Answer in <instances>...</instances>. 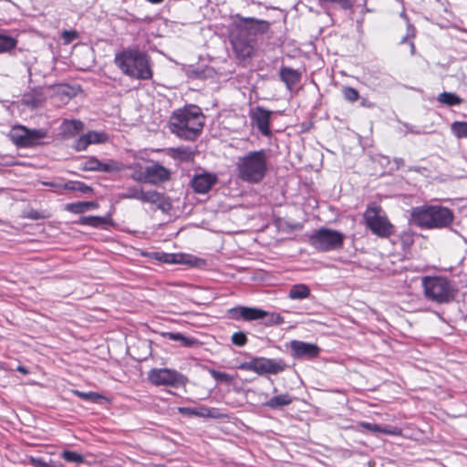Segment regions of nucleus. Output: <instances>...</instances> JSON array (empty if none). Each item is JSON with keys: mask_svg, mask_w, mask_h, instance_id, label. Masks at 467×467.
Wrapping results in <instances>:
<instances>
[{"mask_svg": "<svg viewBox=\"0 0 467 467\" xmlns=\"http://www.w3.org/2000/svg\"><path fill=\"white\" fill-rule=\"evenodd\" d=\"M205 117L201 109L192 105L175 110L170 118L171 133L185 140H195L202 133Z\"/></svg>", "mask_w": 467, "mask_h": 467, "instance_id": "nucleus-1", "label": "nucleus"}, {"mask_svg": "<svg viewBox=\"0 0 467 467\" xmlns=\"http://www.w3.org/2000/svg\"><path fill=\"white\" fill-rule=\"evenodd\" d=\"M269 170V152L261 149L250 150L237 158L236 175L239 180L250 184L263 182Z\"/></svg>", "mask_w": 467, "mask_h": 467, "instance_id": "nucleus-2", "label": "nucleus"}, {"mask_svg": "<svg viewBox=\"0 0 467 467\" xmlns=\"http://www.w3.org/2000/svg\"><path fill=\"white\" fill-rule=\"evenodd\" d=\"M410 217L420 228L442 229L452 223L454 214L451 209L441 205H424L412 208Z\"/></svg>", "mask_w": 467, "mask_h": 467, "instance_id": "nucleus-3", "label": "nucleus"}, {"mask_svg": "<svg viewBox=\"0 0 467 467\" xmlns=\"http://www.w3.org/2000/svg\"><path fill=\"white\" fill-rule=\"evenodd\" d=\"M115 63L127 76L148 80L152 78L150 57L137 48L125 49L115 57Z\"/></svg>", "mask_w": 467, "mask_h": 467, "instance_id": "nucleus-4", "label": "nucleus"}, {"mask_svg": "<svg viewBox=\"0 0 467 467\" xmlns=\"http://www.w3.org/2000/svg\"><path fill=\"white\" fill-rule=\"evenodd\" d=\"M422 286L426 298L438 304L452 301L457 292L451 282L442 276H424Z\"/></svg>", "mask_w": 467, "mask_h": 467, "instance_id": "nucleus-5", "label": "nucleus"}, {"mask_svg": "<svg viewBox=\"0 0 467 467\" xmlns=\"http://www.w3.org/2000/svg\"><path fill=\"white\" fill-rule=\"evenodd\" d=\"M363 218L367 228L378 237L389 238L394 234L395 227L380 206L375 204L368 205Z\"/></svg>", "mask_w": 467, "mask_h": 467, "instance_id": "nucleus-6", "label": "nucleus"}, {"mask_svg": "<svg viewBox=\"0 0 467 467\" xmlns=\"http://www.w3.org/2000/svg\"><path fill=\"white\" fill-rule=\"evenodd\" d=\"M119 199H133L142 202L156 204L157 208L166 212L171 208V202L164 194L155 191H144L140 186H128L124 191L119 193Z\"/></svg>", "mask_w": 467, "mask_h": 467, "instance_id": "nucleus-7", "label": "nucleus"}, {"mask_svg": "<svg viewBox=\"0 0 467 467\" xmlns=\"http://www.w3.org/2000/svg\"><path fill=\"white\" fill-rule=\"evenodd\" d=\"M8 136L18 148H34L43 144L42 140L47 136V131L44 129H28L16 125L10 130Z\"/></svg>", "mask_w": 467, "mask_h": 467, "instance_id": "nucleus-8", "label": "nucleus"}, {"mask_svg": "<svg viewBox=\"0 0 467 467\" xmlns=\"http://www.w3.org/2000/svg\"><path fill=\"white\" fill-rule=\"evenodd\" d=\"M344 234L329 228H320L309 236V244L319 252H328L342 248Z\"/></svg>", "mask_w": 467, "mask_h": 467, "instance_id": "nucleus-9", "label": "nucleus"}, {"mask_svg": "<svg viewBox=\"0 0 467 467\" xmlns=\"http://www.w3.org/2000/svg\"><path fill=\"white\" fill-rule=\"evenodd\" d=\"M283 359L266 358L263 357L253 358L251 360L243 362L238 366L241 370L252 371L258 375H276L286 368Z\"/></svg>", "mask_w": 467, "mask_h": 467, "instance_id": "nucleus-10", "label": "nucleus"}, {"mask_svg": "<svg viewBox=\"0 0 467 467\" xmlns=\"http://www.w3.org/2000/svg\"><path fill=\"white\" fill-rule=\"evenodd\" d=\"M148 379L155 386H168L172 388L183 387L188 382L186 376L175 369L167 368H151L148 372Z\"/></svg>", "mask_w": 467, "mask_h": 467, "instance_id": "nucleus-11", "label": "nucleus"}, {"mask_svg": "<svg viewBox=\"0 0 467 467\" xmlns=\"http://www.w3.org/2000/svg\"><path fill=\"white\" fill-rule=\"evenodd\" d=\"M272 115V110L266 109L261 106H256L251 109L249 112L252 125L256 127L261 134L265 137H270L272 135L270 128Z\"/></svg>", "mask_w": 467, "mask_h": 467, "instance_id": "nucleus-12", "label": "nucleus"}, {"mask_svg": "<svg viewBox=\"0 0 467 467\" xmlns=\"http://www.w3.org/2000/svg\"><path fill=\"white\" fill-rule=\"evenodd\" d=\"M124 165L114 160L102 162L96 157H89L80 164V170L85 171L119 172L124 170Z\"/></svg>", "mask_w": 467, "mask_h": 467, "instance_id": "nucleus-13", "label": "nucleus"}, {"mask_svg": "<svg viewBox=\"0 0 467 467\" xmlns=\"http://www.w3.org/2000/svg\"><path fill=\"white\" fill-rule=\"evenodd\" d=\"M228 317L235 321H255L265 318V310L258 307L237 306L232 307L227 312Z\"/></svg>", "mask_w": 467, "mask_h": 467, "instance_id": "nucleus-14", "label": "nucleus"}, {"mask_svg": "<svg viewBox=\"0 0 467 467\" xmlns=\"http://www.w3.org/2000/svg\"><path fill=\"white\" fill-rule=\"evenodd\" d=\"M290 348L292 356L296 358L314 359L321 352L317 345L301 340H292L290 342Z\"/></svg>", "mask_w": 467, "mask_h": 467, "instance_id": "nucleus-15", "label": "nucleus"}, {"mask_svg": "<svg viewBox=\"0 0 467 467\" xmlns=\"http://www.w3.org/2000/svg\"><path fill=\"white\" fill-rule=\"evenodd\" d=\"M231 42L238 58L244 60L253 55L254 50V40L252 37L244 36L243 32H238L236 36H233Z\"/></svg>", "mask_w": 467, "mask_h": 467, "instance_id": "nucleus-16", "label": "nucleus"}, {"mask_svg": "<svg viewBox=\"0 0 467 467\" xmlns=\"http://www.w3.org/2000/svg\"><path fill=\"white\" fill-rule=\"evenodd\" d=\"M238 26L239 32H243L244 36L251 37L267 32L270 24L265 20L247 17L242 18Z\"/></svg>", "mask_w": 467, "mask_h": 467, "instance_id": "nucleus-17", "label": "nucleus"}, {"mask_svg": "<svg viewBox=\"0 0 467 467\" xmlns=\"http://www.w3.org/2000/svg\"><path fill=\"white\" fill-rule=\"evenodd\" d=\"M217 182V176L213 173L203 172L195 174L192 181L191 186L196 193H207L212 187Z\"/></svg>", "mask_w": 467, "mask_h": 467, "instance_id": "nucleus-18", "label": "nucleus"}, {"mask_svg": "<svg viewBox=\"0 0 467 467\" xmlns=\"http://www.w3.org/2000/svg\"><path fill=\"white\" fill-rule=\"evenodd\" d=\"M108 136L105 132L88 131L80 136L74 144V149L78 151L85 150L90 144H99L107 141Z\"/></svg>", "mask_w": 467, "mask_h": 467, "instance_id": "nucleus-19", "label": "nucleus"}, {"mask_svg": "<svg viewBox=\"0 0 467 467\" xmlns=\"http://www.w3.org/2000/svg\"><path fill=\"white\" fill-rule=\"evenodd\" d=\"M179 413L190 417L215 418V409H209L204 406L200 407H180Z\"/></svg>", "mask_w": 467, "mask_h": 467, "instance_id": "nucleus-20", "label": "nucleus"}, {"mask_svg": "<svg viewBox=\"0 0 467 467\" xmlns=\"http://www.w3.org/2000/svg\"><path fill=\"white\" fill-rule=\"evenodd\" d=\"M147 174L148 182L152 183L167 181L171 176L170 171L160 164L147 166Z\"/></svg>", "mask_w": 467, "mask_h": 467, "instance_id": "nucleus-21", "label": "nucleus"}, {"mask_svg": "<svg viewBox=\"0 0 467 467\" xmlns=\"http://www.w3.org/2000/svg\"><path fill=\"white\" fill-rule=\"evenodd\" d=\"M279 75L288 89H292L301 79V73L299 71L287 67H281Z\"/></svg>", "mask_w": 467, "mask_h": 467, "instance_id": "nucleus-22", "label": "nucleus"}, {"mask_svg": "<svg viewBox=\"0 0 467 467\" xmlns=\"http://www.w3.org/2000/svg\"><path fill=\"white\" fill-rule=\"evenodd\" d=\"M293 402V398L287 393L280 394L272 397L266 402L264 403L265 407L272 410H280L285 406L290 405Z\"/></svg>", "mask_w": 467, "mask_h": 467, "instance_id": "nucleus-23", "label": "nucleus"}, {"mask_svg": "<svg viewBox=\"0 0 467 467\" xmlns=\"http://www.w3.org/2000/svg\"><path fill=\"white\" fill-rule=\"evenodd\" d=\"M171 156L181 161H190L193 160L195 151L189 146H180L171 148Z\"/></svg>", "mask_w": 467, "mask_h": 467, "instance_id": "nucleus-24", "label": "nucleus"}, {"mask_svg": "<svg viewBox=\"0 0 467 467\" xmlns=\"http://www.w3.org/2000/svg\"><path fill=\"white\" fill-rule=\"evenodd\" d=\"M61 129L66 136L73 137L84 129V124L78 119H66L63 121Z\"/></svg>", "mask_w": 467, "mask_h": 467, "instance_id": "nucleus-25", "label": "nucleus"}, {"mask_svg": "<svg viewBox=\"0 0 467 467\" xmlns=\"http://www.w3.org/2000/svg\"><path fill=\"white\" fill-rule=\"evenodd\" d=\"M310 289L305 284H296L291 286L288 297L293 300H302L309 297Z\"/></svg>", "mask_w": 467, "mask_h": 467, "instance_id": "nucleus-26", "label": "nucleus"}, {"mask_svg": "<svg viewBox=\"0 0 467 467\" xmlns=\"http://www.w3.org/2000/svg\"><path fill=\"white\" fill-rule=\"evenodd\" d=\"M97 207L98 204L94 202H78L67 204L66 209L73 213H83Z\"/></svg>", "mask_w": 467, "mask_h": 467, "instance_id": "nucleus-27", "label": "nucleus"}, {"mask_svg": "<svg viewBox=\"0 0 467 467\" xmlns=\"http://www.w3.org/2000/svg\"><path fill=\"white\" fill-rule=\"evenodd\" d=\"M109 218L100 216H83L79 219V223L82 225H88L96 228H103L109 224Z\"/></svg>", "mask_w": 467, "mask_h": 467, "instance_id": "nucleus-28", "label": "nucleus"}, {"mask_svg": "<svg viewBox=\"0 0 467 467\" xmlns=\"http://www.w3.org/2000/svg\"><path fill=\"white\" fill-rule=\"evenodd\" d=\"M437 100L441 104L449 107L458 106L462 103V99L460 98L457 94L447 91L439 94L437 97Z\"/></svg>", "mask_w": 467, "mask_h": 467, "instance_id": "nucleus-29", "label": "nucleus"}, {"mask_svg": "<svg viewBox=\"0 0 467 467\" xmlns=\"http://www.w3.org/2000/svg\"><path fill=\"white\" fill-rule=\"evenodd\" d=\"M128 168L133 170V172L130 174V178L132 180L138 182H148L147 167L144 171L141 170V167L139 164H133Z\"/></svg>", "mask_w": 467, "mask_h": 467, "instance_id": "nucleus-30", "label": "nucleus"}, {"mask_svg": "<svg viewBox=\"0 0 467 467\" xmlns=\"http://www.w3.org/2000/svg\"><path fill=\"white\" fill-rule=\"evenodd\" d=\"M265 318H263V324L266 327L278 326L285 322L284 317L275 312L265 311Z\"/></svg>", "mask_w": 467, "mask_h": 467, "instance_id": "nucleus-31", "label": "nucleus"}, {"mask_svg": "<svg viewBox=\"0 0 467 467\" xmlns=\"http://www.w3.org/2000/svg\"><path fill=\"white\" fill-rule=\"evenodd\" d=\"M17 45V40L12 36L0 34V53L9 52Z\"/></svg>", "mask_w": 467, "mask_h": 467, "instance_id": "nucleus-32", "label": "nucleus"}, {"mask_svg": "<svg viewBox=\"0 0 467 467\" xmlns=\"http://www.w3.org/2000/svg\"><path fill=\"white\" fill-rule=\"evenodd\" d=\"M65 188L82 193H89L92 192V188L82 182H68L65 184Z\"/></svg>", "mask_w": 467, "mask_h": 467, "instance_id": "nucleus-33", "label": "nucleus"}, {"mask_svg": "<svg viewBox=\"0 0 467 467\" xmlns=\"http://www.w3.org/2000/svg\"><path fill=\"white\" fill-rule=\"evenodd\" d=\"M209 371L213 379H215L217 382L230 385L234 380V377L226 372L218 371L215 369H210Z\"/></svg>", "mask_w": 467, "mask_h": 467, "instance_id": "nucleus-34", "label": "nucleus"}, {"mask_svg": "<svg viewBox=\"0 0 467 467\" xmlns=\"http://www.w3.org/2000/svg\"><path fill=\"white\" fill-rule=\"evenodd\" d=\"M451 131L457 138H467V121H454Z\"/></svg>", "mask_w": 467, "mask_h": 467, "instance_id": "nucleus-35", "label": "nucleus"}, {"mask_svg": "<svg viewBox=\"0 0 467 467\" xmlns=\"http://www.w3.org/2000/svg\"><path fill=\"white\" fill-rule=\"evenodd\" d=\"M61 457L67 462L82 463L84 456L77 451L65 450L61 452Z\"/></svg>", "mask_w": 467, "mask_h": 467, "instance_id": "nucleus-36", "label": "nucleus"}, {"mask_svg": "<svg viewBox=\"0 0 467 467\" xmlns=\"http://www.w3.org/2000/svg\"><path fill=\"white\" fill-rule=\"evenodd\" d=\"M342 94L344 99L350 103L356 102L359 98L358 91L351 87H344L342 88Z\"/></svg>", "mask_w": 467, "mask_h": 467, "instance_id": "nucleus-37", "label": "nucleus"}, {"mask_svg": "<svg viewBox=\"0 0 467 467\" xmlns=\"http://www.w3.org/2000/svg\"><path fill=\"white\" fill-rule=\"evenodd\" d=\"M248 338L244 332H234L231 337V342L236 347H244L247 344Z\"/></svg>", "mask_w": 467, "mask_h": 467, "instance_id": "nucleus-38", "label": "nucleus"}, {"mask_svg": "<svg viewBox=\"0 0 467 467\" xmlns=\"http://www.w3.org/2000/svg\"><path fill=\"white\" fill-rule=\"evenodd\" d=\"M75 394L85 400L93 401V402H98L102 398L99 393L92 392V391L82 392V391L76 390Z\"/></svg>", "mask_w": 467, "mask_h": 467, "instance_id": "nucleus-39", "label": "nucleus"}, {"mask_svg": "<svg viewBox=\"0 0 467 467\" xmlns=\"http://www.w3.org/2000/svg\"><path fill=\"white\" fill-rule=\"evenodd\" d=\"M320 5L325 3L335 4L340 6L344 10H348L352 7V4L350 0H318Z\"/></svg>", "mask_w": 467, "mask_h": 467, "instance_id": "nucleus-40", "label": "nucleus"}, {"mask_svg": "<svg viewBox=\"0 0 467 467\" xmlns=\"http://www.w3.org/2000/svg\"><path fill=\"white\" fill-rule=\"evenodd\" d=\"M29 463L34 467H50L51 463L45 462L42 458H36L31 456Z\"/></svg>", "mask_w": 467, "mask_h": 467, "instance_id": "nucleus-41", "label": "nucleus"}, {"mask_svg": "<svg viewBox=\"0 0 467 467\" xmlns=\"http://www.w3.org/2000/svg\"><path fill=\"white\" fill-rule=\"evenodd\" d=\"M415 36V27L410 23L407 24V34L401 38L400 44H404L410 38H413Z\"/></svg>", "mask_w": 467, "mask_h": 467, "instance_id": "nucleus-42", "label": "nucleus"}, {"mask_svg": "<svg viewBox=\"0 0 467 467\" xmlns=\"http://www.w3.org/2000/svg\"><path fill=\"white\" fill-rule=\"evenodd\" d=\"M360 426L364 428L365 430H368L371 432H379L381 431L380 426L375 423H369V422H361Z\"/></svg>", "mask_w": 467, "mask_h": 467, "instance_id": "nucleus-43", "label": "nucleus"}, {"mask_svg": "<svg viewBox=\"0 0 467 467\" xmlns=\"http://www.w3.org/2000/svg\"><path fill=\"white\" fill-rule=\"evenodd\" d=\"M181 345L183 347H192L198 344V340L194 337H187L182 336V339L180 340Z\"/></svg>", "mask_w": 467, "mask_h": 467, "instance_id": "nucleus-44", "label": "nucleus"}, {"mask_svg": "<svg viewBox=\"0 0 467 467\" xmlns=\"http://www.w3.org/2000/svg\"><path fill=\"white\" fill-rule=\"evenodd\" d=\"M62 36L67 42H70L77 37V32L65 30Z\"/></svg>", "mask_w": 467, "mask_h": 467, "instance_id": "nucleus-45", "label": "nucleus"}, {"mask_svg": "<svg viewBox=\"0 0 467 467\" xmlns=\"http://www.w3.org/2000/svg\"><path fill=\"white\" fill-rule=\"evenodd\" d=\"M182 333H168L169 339L180 341L182 339Z\"/></svg>", "mask_w": 467, "mask_h": 467, "instance_id": "nucleus-46", "label": "nucleus"}, {"mask_svg": "<svg viewBox=\"0 0 467 467\" xmlns=\"http://www.w3.org/2000/svg\"><path fill=\"white\" fill-rule=\"evenodd\" d=\"M165 262L167 263H177L178 261L175 260L176 255L175 254H165Z\"/></svg>", "mask_w": 467, "mask_h": 467, "instance_id": "nucleus-47", "label": "nucleus"}, {"mask_svg": "<svg viewBox=\"0 0 467 467\" xmlns=\"http://www.w3.org/2000/svg\"><path fill=\"white\" fill-rule=\"evenodd\" d=\"M394 163L397 165V168H400L401 166H403L404 164V160L401 159V158H395L394 159Z\"/></svg>", "mask_w": 467, "mask_h": 467, "instance_id": "nucleus-48", "label": "nucleus"}, {"mask_svg": "<svg viewBox=\"0 0 467 467\" xmlns=\"http://www.w3.org/2000/svg\"><path fill=\"white\" fill-rule=\"evenodd\" d=\"M17 370L20 371L23 374H28V369L26 367L19 366L17 368Z\"/></svg>", "mask_w": 467, "mask_h": 467, "instance_id": "nucleus-49", "label": "nucleus"}, {"mask_svg": "<svg viewBox=\"0 0 467 467\" xmlns=\"http://www.w3.org/2000/svg\"><path fill=\"white\" fill-rule=\"evenodd\" d=\"M410 53H411V55H413L415 52V45L412 41L410 42Z\"/></svg>", "mask_w": 467, "mask_h": 467, "instance_id": "nucleus-50", "label": "nucleus"}, {"mask_svg": "<svg viewBox=\"0 0 467 467\" xmlns=\"http://www.w3.org/2000/svg\"><path fill=\"white\" fill-rule=\"evenodd\" d=\"M50 467H65L63 464H51Z\"/></svg>", "mask_w": 467, "mask_h": 467, "instance_id": "nucleus-51", "label": "nucleus"}, {"mask_svg": "<svg viewBox=\"0 0 467 467\" xmlns=\"http://www.w3.org/2000/svg\"><path fill=\"white\" fill-rule=\"evenodd\" d=\"M361 105H362V106H367V103H366V100H365V99H363V100H362ZM368 107H369V106L368 105Z\"/></svg>", "mask_w": 467, "mask_h": 467, "instance_id": "nucleus-52", "label": "nucleus"}, {"mask_svg": "<svg viewBox=\"0 0 467 467\" xmlns=\"http://www.w3.org/2000/svg\"><path fill=\"white\" fill-rule=\"evenodd\" d=\"M402 17H404L406 20H408L407 16L404 13H401L400 15Z\"/></svg>", "mask_w": 467, "mask_h": 467, "instance_id": "nucleus-53", "label": "nucleus"}]
</instances>
